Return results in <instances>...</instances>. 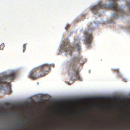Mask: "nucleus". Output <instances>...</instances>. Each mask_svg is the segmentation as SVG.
<instances>
[{
    "mask_svg": "<svg viewBox=\"0 0 130 130\" xmlns=\"http://www.w3.org/2000/svg\"><path fill=\"white\" fill-rule=\"evenodd\" d=\"M100 8L111 9L118 11V13L115 12L113 15V18L114 19H116L120 16H122L124 14V12L119 7L118 5L117 4L114 3L109 4L108 6L107 4L99 3L93 7L91 10L93 13L96 14L97 13L98 11Z\"/></svg>",
    "mask_w": 130,
    "mask_h": 130,
    "instance_id": "f257e3e1",
    "label": "nucleus"
},
{
    "mask_svg": "<svg viewBox=\"0 0 130 130\" xmlns=\"http://www.w3.org/2000/svg\"><path fill=\"white\" fill-rule=\"evenodd\" d=\"M54 66V64H51L50 65L47 64H42L38 67L34 69L30 72L29 76L30 78L34 79L42 77L48 73L49 68L50 66Z\"/></svg>",
    "mask_w": 130,
    "mask_h": 130,
    "instance_id": "f03ea898",
    "label": "nucleus"
},
{
    "mask_svg": "<svg viewBox=\"0 0 130 130\" xmlns=\"http://www.w3.org/2000/svg\"><path fill=\"white\" fill-rule=\"evenodd\" d=\"M82 58L80 56H75L67 62V66L70 69H72V70L75 72L74 76L76 77L79 80L81 81L82 79L79 76V73L80 70H79V67H77V64L79 63L80 60Z\"/></svg>",
    "mask_w": 130,
    "mask_h": 130,
    "instance_id": "7ed1b4c3",
    "label": "nucleus"
},
{
    "mask_svg": "<svg viewBox=\"0 0 130 130\" xmlns=\"http://www.w3.org/2000/svg\"><path fill=\"white\" fill-rule=\"evenodd\" d=\"M15 76V73L12 72L8 74L5 75L0 77V89L3 87V84L7 83H10Z\"/></svg>",
    "mask_w": 130,
    "mask_h": 130,
    "instance_id": "20e7f679",
    "label": "nucleus"
},
{
    "mask_svg": "<svg viewBox=\"0 0 130 130\" xmlns=\"http://www.w3.org/2000/svg\"><path fill=\"white\" fill-rule=\"evenodd\" d=\"M85 35L86 37L85 44L88 48L91 46V44L93 37L92 35L89 33L88 31H86L85 32Z\"/></svg>",
    "mask_w": 130,
    "mask_h": 130,
    "instance_id": "39448f33",
    "label": "nucleus"
},
{
    "mask_svg": "<svg viewBox=\"0 0 130 130\" xmlns=\"http://www.w3.org/2000/svg\"><path fill=\"white\" fill-rule=\"evenodd\" d=\"M61 49L65 52H69L71 55H72V52L74 50V47H72L68 44L63 45Z\"/></svg>",
    "mask_w": 130,
    "mask_h": 130,
    "instance_id": "423d86ee",
    "label": "nucleus"
},
{
    "mask_svg": "<svg viewBox=\"0 0 130 130\" xmlns=\"http://www.w3.org/2000/svg\"><path fill=\"white\" fill-rule=\"evenodd\" d=\"M76 48L77 49V50L79 51L80 49V46L78 44H77L75 46Z\"/></svg>",
    "mask_w": 130,
    "mask_h": 130,
    "instance_id": "0eeeda50",
    "label": "nucleus"
},
{
    "mask_svg": "<svg viewBox=\"0 0 130 130\" xmlns=\"http://www.w3.org/2000/svg\"><path fill=\"white\" fill-rule=\"evenodd\" d=\"M5 46V45L3 43L1 44L0 45V49L3 50Z\"/></svg>",
    "mask_w": 130,
    "mask_h": 130,
    "instance_id": "6e6552de",
    "label": "nucleus"
},
{
    "mask_svg": "<svg viewBox=\"0 0 130 130\" xmlns=\"http://www.w3.org/2000/svg\"><path fill=\"white\" fill-rule=\"evenodd\" d=\"M114 71L115 72H119V70L118 69H114Z\"/></svg>",
    "mask_w": 130,
    "mask_h": 130,
    "instance_id": "1a4fd4ad",
    "label": "nucleus"
},
{
    "mask_svg": "<svg viewBox=\"0 0 130 130\" xmlns=\"http://www.w3.org/2000/svg\"><path fill=\"white\" fill-rule=\"evenodd\" d=\"M110 1H111L113 2L114 3L115 1H117L118 0H109Z\"/></svg>",
    "mask_w": 130,
    "mask_h": 130,
    "instance_id": "9d476101",
    "label": "nucleus"
},
{
    "mask_svg": "<svg viewBox=\"0 0 130 130\" xmlns=\"http://www.w3.org/2000/svg\"><path fill=\"white\" fill-rule=\"evenodd\" d=\"M26 45L25 44L24 45V50H25L26 49Z\"/></svg>",
    "mask_w": 130,
    "mask_h": 130,
    "instance_id": "9b49d317",
    "label": "nucleus"
},
{
    "mask_svg": "<svg viewBox=\"0 0 130 130\" xmlns=\"http://www.w3.org/2000/svg\"><path fill=\"white\" fill-rule=\"evenodd\" d=\"M67 114H68V115L69 114V113H68V112H67Z\"/></svg>",
    "mask_w": 130,
    "mask_h": 130,
    "instance_id": "f8f14e48",
    "label": "nucleus"
}]
</instances>
